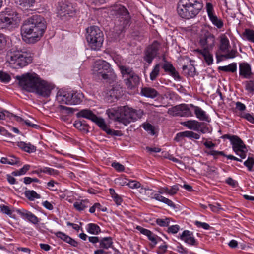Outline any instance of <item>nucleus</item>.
Masks as SVG:
<instances>
[{
	"mask_svg": "<svg viewBox=\"0 0 254 254\" xmlns=\"http://www.w3.org/2000/svg\"><path fill=\"white\" fill-rule=\"evenodd\" d=\"M46 28V22L43 17L33 15L25 19L21 27L22 39L27 43H35L40 40Z\"/></svg>",
	"mask_w": 254,
	"mask_h": 254,
	"instance_id": "1",
	"label": "nucleus"
},
{
	"mask_svg": "<svg viewBox=\"0 0 254 254\" xmlns=\"http://www.w3.org/2000/svg\"><path fill=\"white\" fill-rule=\"evenodd\" d=\"M55 235L58 238L63 240V241H64L65 242H66L67 241L68 239L69 238V236H68L66 234H65V233L60 232V231L56 232L55 233Z\"/></svg>",
	"mask_w": 254,
	"mask_h": 254,
	"instance_id": "55",
	"label": "nucleus"
},
{
	"mask_svg": "<svg viewBox=\"0 0 254 254\" xmlns=\"http://www.w3.org/2000/svg\"><path fill=\"white\" fill-rule=\"evenodd\" d=\"M231 143L232 145L233 150L237 155L240 156L241 159L232 155H226L223 151L213 150L206 152L208 155L213 156L215 159L217 158L218 156L221 155L227 157L229 159L242 162V159H245L246 157V152L247 150L246 145L242 139L236 135L234 138L231 140Z\"/></svg>",
	"mask_w": 254,
	"mask_h": 254,
	"instance_id": "6",
	"label": "nucleus"
},
{
	"mask_svg": "<svg viewBox=\"0 0 254 254\" xmlns=\"http://www.w3.org/2000/svg\"><path fill=\"white\" fill-rule=\"evenodd\" d=\"M171 111L174 115L180 117H191L192 113L189 108L185 104H181L173 107Z\"/></svg>",
	"mask_w": 254,
	"mask_h": 254,
	"instance_id": "14",
	"label": "nucleus"
},
{
	"mask_svg": "<svg viewBox=\"0 0 254 254\" xmlns=\"http://www.w3.org/2000/svg\"><path fill=\"white\" fill-rule=\"evenodd\" d=\"M245 84V89L249 93L253 94L254 92V80L246 81Z\"/></svg>",
	"mask_w": 254,
	"mask_h": 254,
	"instance_id": "46",
	"label": "nucleus"
},
{
	"mask_svg": "<svg viewBox=\"0 0 254 254\" xmlns=\"http://www.w3.org/2000/svg\"><path fill=\"white\" fill-rule=\"evenodd\" d=\"M35 2V0H18L17 3L22 7L27 9L32 6Z\"/></svg>",
	"mask_w": 254,
	"mask_h": 254,
	"instance_id": "41",
	"label": "nucleus"
},
{
	"mask_svg": "<svg viewBox=\"0 0 254 254\" xmlns=\"http://www.w3.org/2000/svg\"><path fill=\"white\" fill-rule=\"evenodd\" d=\"M160 71V64H158L155 65L152 71L150 74V78L152 81L155 80L158 76Z\"/></svg>",
	"mask_w": 254,
	"mask_h": 254,
	"instance_id": "44",
	"label": "nucleus"
},
{
	"mask_svg": "<svg viewBox=\"0 0 254 254\" xmlns=\"http://www.w3.org/2000/svg\"><path fill=\"white\" fill-rule=\"evenodd\" d=\"M141 93L142 95L151 98H154L157 96V91L151 87H143L141 89Z\"/></svg>",
	"mask_w": 254,
	"mask_h": 254,
	"instance_id": "27",
	"label": "nucleus"
},
{
	"mask_svg": "<svg viewBox=\"0 0 254 254\" xmlns=\"http://www.w3.org/2000/svg\"><path fill=\"white\" fill-rule=\"evenodd\" d=\"M11 116H13V114L10 113L6 110H3L2 112H0V119L4 120L6 117L9 118H11Z\"/></svg>",
	"mask_w": 254,
	"mask_h": 254,
	"instance_id": "56",
	"label": "nucleus"
},
{
	"mask_svg": "<svg viewBox=\"0 0 254 254\" xmlns=\"http://www.w3.org/2000/svg\"><path fill=\"white\" fill-rule=\"evenodd\" d=\"M241 117L246 119L252 124H254V116L250 114L243 113L241 114Z\"/></svg>",
	"mask_w": 254,
	"mask_h": 254,
	"instance_id": "53",
	"label": "nucleus"
},
{
	"mask_svg": "<svg viewBox=\"0 0 254 254\" xmlns=\"http://www.w3.org/2000/svg\"><path fill=\"white\" fill-rule=\"evenodd\" d=\"M89 201L85 199L74 202L73 206L77 210L81 211L87 208L89 206Z\"/></svg>",
	"mask_w": 254,
	"mask_h": 254,
	"instance_id": "31",
	"label": "nucleus"
},
{
	"mask_svg": "<svg viewBox=\"0 0 254 254\" xmlns=\"http://www.w3.org/2000/svg\"><path fill=\"white\" fill-rule=\"evenodd\" d=\"M215 36L209 32L199 37V44L203 48L202 50H212L215 46Z\"/></svg>",
	"mask_w": 254,
	"mask_h": 254,
	"instance_id": "11",
	"label": "nucleus"
},
{
	"mask_svg": "<svg viewBox=\"0 0 254 254\" xmlns=\"http://www.w3.org/2000/svg\"><path fill=\"white\" fill-rule=\"evenodd\" d=\"M92 122L96 123L102 129H103L105 132L108 128L104 120L101 118L98 117L97 116L96 119L94 120Z\"/></svg>",
	"mask_w": 254,
	"mask_h": 254,
	"instance_id": "43",
	"label": "nucleus"
},
{
	"mask_svg": "<svg viewBox=\"0 0 254 254\" xmlns=\"http://www.w3.org/2000/svg\"><path fill=\"white\" fill-rule=\"evenodd\" d=\"M112 166L119 172H122L125 169V167L123 165L118 162L112 163Z\"/></svg>",
	"mask_w": 254,
	"mask_h": 254,
	"instance_id": "58",
	"label": "nucleus"
},
{
	"mask_svg": "<svg viewBox=\"0 0 254 254\" xmlns=\"http://www.w3.org/2000/svg\"><path fill=\"white\" fill-rule=\"evenodd\" d=\"M203 4L199 0H180L178 4L177 12L183 18H194L202 9Z\"/></svg>",
	"mask_w": 254,
	"mask_h": 254,
	"instance_id": "4",
	"label": "nucleus"
},
{
	"mask_svg": "<svg viewBox=\"0 0 254 254\" xmlns=\"http://www.w3.org/2000/svg\"><path fill=\"white\" fill-rule=\"evenodd\" d=\"M226 53L222 55L221 56L225 58L226 59H232L235 58L237 56V51L236 50L232 49L230 51L228 50Z\"/></svg>",
	"mask_w": 254,
	"mask_h": 254,
	"instance_id": "47",
	"label": "nucleus"
},
{
	"mask_svg": "<svg viewBox=\"0 0 254 254\" xmlns=\"http://www.w3.org/2000/svg\"><path fill=\"white\" fill-rule=\"evenodd\" d=\"M168 74L171 75L175 80L179 81L181 79V76L179 75L178 72L176 70L175 68L172 69L171 71H170Z\"/></svg>",
	"mask_w": 254,
	"mask_h": 254,
	"instance_id": "59",
	"label": "nucleus"
},
{
	"mask_svg": "<svg viewBox=\"0 0 254 254\" xmlns=\"http://www.w3.org/2000/svg\"><path fill=\"white\" fill-rule=\"evenodd\" d=\"M13 23V18L6 17L2 13L0 14V25L6 27L12 25Z\"/></svg>",
	"mask_w": 254,
	"mask_h": 254,
	"instance_id": "33",
	"label": "nucleus"
},
{
	"mask_svg": "<svg viewBox=\"0 0 254 254\" xmlns=\"http://www.w3.org/2000/svg\"><path fill=\"white\" fill-rule=\"evenodd\" d=\"M243 36L248 41L254 43V31L249 29H246L243 33Z\"/></svg>",
	"mask_w": 254,
	"mask_h": 254,
	"instance_id": "42",
	"label": "nucleus"
},
{
	"mask_svg": "<svg viewBox=\"0 0 254 254\" xmlns=\"http://www.w3.org/2000/svg\"><path fill=\"white\" fill-rule=\"evenodd\" d=\"M107 114L110 119L120 122L121 113L120 107L117 110L109 109L107 110Z\"/></svg>",
	"mask_w": 254,
	"mask_h": 254,
	"instance_id": "29",
	"label": "nucleus"
},
{
	"mask_svg": "<svg viewBox=\"0 0 254 254\" xmlns=\"http://www.w3.org/2000/svg\"><path fill=\"white\" fill-rule=\"evenodd\" d=\"M206 7L208 16L211 22L218 28H221L223 26V22L221 19H219L217 16L213 14L212 4L211 3H207Z\"/></svg>",
	"mask_w": 254,
	"mask_h": 254,
	"instance_id": "15",
	"label": "nucleus"
},
{
	"mask_svg": "<svg viewBox=\"0 0 254 254\" xmlns=\"http://www.w3.org/2000/svg\"><path fill=\"white\" fill-rule=\"evenodd\" d=\"M136 229L139 230L142 234L147 236L148 239L154 243V245H155L157 243V236L153 234L152 232L146 229L143 228L140 226H137Z\"/></svg>",
	"mask_w": 254,
	"mask_h": 254,
	"instance_id": "25",
	"label": "nucleus"
},
{
	"mask_svg": "<svg viewBox=\"0 0 254 254\" xmlns=\"http://www.w3.org/2000/svg\"><path fill=\"white\" fill-rule=\"evenodd\" d=\"M244 164L248 168L249 171L254 170V158L248 157L247 160L244 162Z\"/></svg>",
	"mask_w": 254,
	"mask_h": 254,
	"instance_id": "45",
	"label": "nucleus"
},
{
	"mask_svg": "<svg viewBox=\"0 0 254 254\" xmlns=\"http://www.w3.org/2000/svg\"><path fill=\"white\" fill-rule=\"evenodd\" d=\"M92 71L94 76L103 79L112 78L114 73L110 64L104 60H99L95 62Z\"/></svg>",
	"mask_w": 254,
	"mask_h": 254,
	"instance_id": "8",
	"label": "nucleus"
},
{
	"mask_svg": "<svg viewBox=\"0 0 254 254\" xmlns=\"http://www.w3.org/2000/svg\"><path fill=\"white\" fill-rule=\"evenodd\" d=\"M239 74L245 78H249L252 75L250 65L247 63L239 64Z\"/></svg>",
	"mask_w": 254,
	"mask_h": 254,
	"instance_id": "17",
	"label": "nucleus"
},
{
	"mask_svg": "<svg viewBox=\"0 0 254 254\" xmlns=\"http://www.w3.org/2000/svg\"><path fill=\"white\" fill-rule=\"evenodd\" d=\"M17 214H19L21 217L27 219L31 223L36 224L39 222V219L31 212L25 209H17L16 210Z\"/></svg>",
	"mask_w": 254,
	"mask_h": 254,
	"instance_id": "16",
	"label": "nucleus"
},
{
	"mask_svg": "<svg viewBox=\"0 0 254 254\" xmlns=\"http://www.w3.org/2000/svg\"><path fill=\"white\" fill-rule=\"evenodd\" d=\"M11 79L10 76L7 73L0 71V80L4 83L8 82Z\"/></svg>",
	"mask_w": 254,
	"mask_h": 254,
	"instance_id": "50",
	"label": "nucleus"
},
{
	"mask_svg": "<svg viewBox=\"0 0 254 254\" xmlns=\"http://www.w3.org/2000/svg\"><path fill=\"white\" fill-rule=\"evenodd\" d=\"M181 125L187 127L190 129L198 131V127L203 125L202 122H199L196 120H189L182 122Z\"/></svg>",
	"mask_w": 254,
	"mask_h": 254,
	"instance_id": "24",
	"label": "nucleus"
},
{
	"mask_svg": "<svg viewBox=\"0 0 254 254\" xmlns=\"http://www.w3.org/2000/svg\"><path fill=\"white\" fill-rule=\"evenodd\" d=\"M8 158V164L10 165H15L19 163V159L18 158L15 157L14 156H10Z\"/></svg>",
	"mask_w": 254,
	"mask_h": 254,
	"instance_id": "62",
	"label": "nucleus"
},
{
	"mask_svg": "<svg viewBox=\"0 0 254 254\" xmlns=\"http://www.w3.org/2000/svg\"><path fill=\"white\" fill-rule=\"evenodd\" d=\"M195 224L199 227H202L204 229L208 230L210 228V226L208 224L205 222H201L198 221L195 222Z\"/></svg>",
	"mask_w": 254,
	"mask_h": 254,
	"instance_id": "63",
	"label": "nucleus"
},
{
	"mask_svg": "<svg viewBox=\"0 0 254 254\" xmlns=\"http://www.w3.org/2000/svg\"><path fill=\"white\" fill-rule=\"evenodd\" d=\"M218 69L225 72H235L237 70V64L233 63L227 66H219Z\"/></svg>",
	"mask_w": 254,
	"mask_h": 254,
	"instance_id": "39",
	"label": "nucleus"
},
{
	"mask_svg": "<svg viewBox=\"0 0 254 254\" xmlns=\"http://www.w3.org/2000/svg\"><path fill=\"white\" fill-rule=\"evenodd\" d=\"M74 126L80 130L88 132V125L85 124V121L76 120L74 123Z\"/></svg>",
	"mask_w": 254,
	"mask_h": 254,
	"instance_id": "37",
	"label": "nucleus"
},
{
	"mask_svg": "<svg viewBox=\"0 0 254 254\" xmlns=\"http://www.w3.org/2000/svg\"><path fill=\"white\" fill-rule=\"evenodd\" d=\"M191 106L194 108L195 114L198 119L201 121L209 122V117L205 111L198 106H194L193 105H191Z\"/></svg>",
	"mask_w": 254,
	"mask_h": 254,
	"instance_id": "26",
	"label": "nucleus"
},
{
	"mask_svg": "<svg viewBox=\"0 0 254 254\" xmlns=\"http://www.w3.org/2000/svg\"><path fill=\"white\" fill-rule=\"evenodd\" d=\"M159 43L155 41L147 47L144 52L143 59L149 64H150L153 60L156 57L158 51Z\"/></svg>",
	"mask_w": 254,
	"mask_h": 254,
	"instance_id": "12",
	"label": "nucleus"
},
{
	"mask_svg": "<svg viewBox=\"0 0 254 254\" xmlns=\"http://www.w3.org/2000/svg\"><path fill=\"white\" fill-rule=\"evenodd\" d=\"M4 15H5L6 17L9 18H13V22H16L18 19V13L14 11L9 8H6L4 11L1 12Z\"/></svg>",
	"mask_w": 254,
	"mask_h": 254,
	"instance_id": "36",
	"label": "nucleus"
},
{
	"mask_svg": "<svg viewBox=\"0 0 254 254\" xmlns=\"http://www.w3.org/2000/svg\"><path fill=\"white\" fill-rule=\"evenodd\" d=\"M163 60L165 62H166L165 61L164 57L163 58ZM162 68L164 69L165 72L168 73L170 71H171L172 69H173V68H174V67L171 63L169 62H165L163 64Z\"/></svg>",
	"mask_w": 254,
	"mask_h": 254,
	"instance_id": "54",
	"label": "nucleus"
},
{
	"mask_svg": "<svg viewBox=\"0 0 254 254\" xmlns=\"http://www.w3.org/2000/svg\"><path fill=\"white\" fill-rule=\"evenodd\" d=\"M76 115L77 118L82 117L90 120L92 121L96 119V115L91 110L87 109L81 110Z\"/></svg>",
	"mask_w": 254,
	"mask_h": 254,
	"instance_id": "23",
	"label": "nucleus"
},
{
	"mask_svg": "<svg viewBox=\"0 0 254 254\" xmlns=\"http://www.w3.org/2000/svg\"><path fill=\"white\" fill-rule=\"evenodd\" d=\"M170 219V218H166L164 219L158 218L156 219V222L160 226L166 227L169 226Z\"/></svg>",
	"mask_w": 254,
	"mask_h": 254,
	"instance_id": "48",
	"label": "nucleus"
},
{
	"mask_svg": "<svg viewBox=\"0 0 254 254\" xmlns=\"http://www.w3.org/2000/svg\"><path fill=\"white\" fill-rule=\"evenodd\" d=\"M203 125L200 126L198 127V131H200L202 133H205L209 131V128L206 126V124L202 122Z\"/></svg>",
	"mask_w": 254,
	"mask_h": 254,
	"instance_id": "64",
	"label": "nucleus"
},
{
	"mask_svg": "<svg viewBox=\"0 0 254 254\" xmlns=\"http://www.w3.org/2000/svg\"><path fill=\"white\" fill-rule=\"evenodd\" d=\"M179 229L180 227L178 225H172L168 228L167 231L168 233L176 234L178 232Z\"/></svg>",
	"mask_w": 254,
	"mask_h": 254,
	"instance_id": "60",
	"label": "nucleus"
},
{
	"mask_svg": "<svg viewBox=\"0 0 254 254\" xmlns=\"http://www.w3.org/2000/svg\"><path fill=\"white\" fill-rule=\"evenodd\" d=\"M106 132L109 135H111L112 136H121L122 133L119 130H114L109 128V127L106 130Z\"/></svg>",
	"mask_w": 254,
	"mask_h": 254,
	"instance_id": "61",
	"label": "nucleus"
},
{
	"mask_svg": "<svg viewBox=\"0 0 254 254\" xmlns=\"http://www.w3.org/2000/svg\"><path fill=\"white\" fill-rule=\"evenodd\" d=\"M119 68L124 80L127 79L130 75L134 73L132 68L125 65H119Z\"/></svg>",
	"mask_w": 254,
	"mask_h": 254,
	"instance_id": "28",
	"label": "nucleus"
},
{
	"mask_svg": "<svg viewBox=\"0 0 254 254\" xmlns=\"http://www.w3.org/2000/svg\"><path fill=\"white\" fill-rule=\"evenodd\" d=\"M230 47V42L228 38L225 34L220 36V44L219 50L221 52H226Z\"/></svg>",
	"mask_w": 254,
	"mask_h": 254,
	"instance_id": "20",
	"label": "nucleus"
},
{
	"mask_svg": "<svg viewBox=\"0 0 254 254\" xmlns=\"http://www.w3.org/2000/svg\"><path fill=\"white\" fill-rule=\"evenodd\" d=\"M187 137L189 138H194L195 139H198L200 138V135L191 131H185L178 133L176 134L174 140L177 142L181 141V138L183 137Z\"/></svg>",
	"mask_w": 254,
	"mask_h": 254,
	"instance_id": "18",
	"label": "nucleus"
},
{
	"mask_svg": "<svg viewBox=\"0 0 254 254\" xmlns=\"http://www.w3.org/2000/svg\"><path fill=\"white\" fill-rule=\"evenodd\" d=\"M7 60L14 68H22L32 62L31 53L26 49L12 48L7 55Z\"/></svg>",
	"mask_w": 254,
	"mask_h": 254,
	"instance_id": "5",
	"label": "nucleus"
},
{
	"mask_svg": "<svg viewBox=\"0 0 254 254\" xmlns=\"http://www.w3.org/2000/svg\"><path fill=\"white\" fill-rule=\"evenodd\" d=\"M113 244L112 238L111 237H104L100 241V246L101 248L108 249Z\"/></svg>",
	"mask_w": 254,
	"mask_h": 254,
	"instance_id": "34",
	"label": "nucleus"
},
{
	"mask_svg": "<svg viewBox=\"0 0 254 254\" xmlns=\"http://www.w3.org/2000/svg\"><path fill=\"white\" fill-rule=\"evenodd\" d=\"M124 81L127 88L132 89L139 84V77L134 73L128 76V78H127Z\"/></svg>",
	"mask_w": 254,
	"mask_h": 254,
	"instance_id": "19",
	"label": "nucleus"
},
{
	"mask_svg": "<svg viewBox=\"0 0 254 254\" xmlns=\"http://www.w3.org/2000/svg\"><path fill=\"white\" fill-rule=\"evenodd\" d=\"M76 12V9L70 3H61L58 8V14L61 16L72 17Z\"/></svg>",
	"mask_w": 254,
	"mask_h": 254,
	"instance_id": "13",
	"label": "nucleus"
},
{
	"mask_svg": "<svg viewBox=\"0 0 254 254\" xmlns=\"http://www.w3.org/2000/svg\"><path fill=\"white\" fill-rule=\"evenodd\" d=\"M86 38L92 50H99L102 46L104 41L103 33L96 26L86 28Z\"/></svg>",
	"mask_w": 254,
	"mask_h": 254,
	"instance_id": "7",
	"label": "nucleus"
},
{
	"mask_svg": "<svg viewBox=\"0 0 254 254\" xmlns=\"http://www.w3.org/2000/svg\"><path fill=\"white\" fill-rule=\"evenodd\" d=\"M192 235V232H190L189 230H185L180 236V238L189 244L195 245L196 240L194 238L191 236Z\"/></svg>",
	"mask_w": 254,
	"mask_h": 254,
	"instance_id": "21",
	"label": "nucleus"
},
{
	"mask_svg": "<svg viewBox=\"0 0 254 254\" xmlns=\"http://www.w3.org/2000/svg\"><path fill=\"white\" fill-rule=\"evenodd\" d=\"M58 108L60 111H61L63 113H73L74 111H77V109H73L70 107H67L63 105H59Z\"/></svg>",
	"mask_w": 254,
	"mask_h": 254,
	"instance_id": "49",
	"label": "nucleus"
},
{
	"mask_svg": "<svg viewBox=\"0 0 254 254\" xmlns=\"http://www.w3.org/2000/svg\"><path fill=\"white\" fill-rule=\"evenodd\" d=\"M120 111L121 113L120 123L125 126L141 119L144 114L143 110L141 109L134 110L127 106L120 107Z\"/></svg>",
	"mask_w": 254,
	"mask_h": 254,
	"instance_id": "9",
	"label": "nucleus"
},
{
	"mask_svg": "<svg viewBox=\"0 0 254 254\" xmlns=\"http://www.w3.org/2000/svg\"><path fill=\"white\" fill-rule=\"evenodd\" d=\"M183 72L184 74L188 76L193 77L195 75V68L192 65H183L182 67Z\"/></svg>",
	"mask_w": 254,
	"mask_h": 254,
	"instance_id": "35",
	"label": "nucleus"
},
{
	"mask_svg": "<svg viewBox=\"0 0 254 254\" xmlns=\"http://www.w3.org/2000/svg\"><path fill=\"white\" fill-rule=\"evenodd\" d=\"M25 196L30 201L41 198L40 195L37 193L34 190H26L24 192Z\"/></svg>",
	"mask_w": 254,
	"mask_h": 254,
	"instance_id": "38",
	"label": "nucleus"
},
{
	"mask_svg": "<svg viewBox=\"0 0 254 254\" xmlns=\"http://www.w3.org/2000/svg\"><path fill=\"white\" fill-rule=\"evenodd\" d=\"M83 97L84 95L82 93L77 92H58L56 99L60 103L76 105L80 104L82 101Z\"/></svg>",
	"mask_w": 254,
	"mask_h": 254,
	"instance_id": "10",
	"label": "nucleus"
},
{
	"mask_svg": "<svg viewBox=\"0 0 254 254\" xmlns=\"http://www.w3.org/2000/svg\"><path fill=\"white\" fill-rule=\"evenodd\" d=\"M143 128L148 131L151 134L154 135L155 134V129L154 127L152 125L149 123L144 124L143 125Z\"/></svg>",
	"mask_w": 254,
	"mask_h": 254,
	"instance_id": "52",
	"label": "nucleus"
},
{
	"mask_svg": "<svg viewBox=\"0 0 254 254\" xmlns=\"http://www.w3.org/2000/svg\"><path fill=\"white\" fill-rule=\"evenodd\" d=\"M153 198L158 201H159L160 202H162L163 203L166 204L168 206H169L173 208H176L175 205L171 200L159 194H157V193L155 194L154 195Z\"/></svg>",
	"mask_w": 254,
	"mask_h": 254,
	"instance_id": "32",
	"label": "nucleus"
},
{
	"mask_svg": "<svg viewBox=\"0 0 254 254\" xmlns=\"http://www.w3.org/2000/svg\"><path fill=\"white\" fill-rule=\"evenodd\" d=\"M129 188L132 189L139 188L140 187L141 184L135 180L130 181L127 184Z\"/></svg>",
	"mask_w": 254,
	"mask_h": 254,
	"instance_id": "57",
	"label": "nucleus"
},
{
	"mask_svg": "<svg viewBox=\"0 0 254 254\" xmlns=\"http://www.w3.org/2000/svg\"><path fill=\"white\" fill-rule=\"evenodd\" d=\"M17 145L21 149L28 153L34 152L36 150V147L35 146L30 143H26L22 141L18 142Z\"/></svg>",
	"mask_w": 254,
	"mask_h": 254,
	"instance_id": "30",
	"label": "nucleus"
},
{
	"mask_svg": "<svg viewBox=\"0 0 254 254\" xmlns=\"http://www.w3.org/2000/svg\"><path fill=\"white\" fill-rule=\"evenodd\" d=\"M87 231L90 234L97 235L101 232V229L97 224L89 223L88 225Z\"/></svg>",
	"mask_w": 254,
	"mask_h": 254,
	"instance_id": "40",
	"label": "nucleus"
},
{
	"mask_svg": "<svg viewBox=\"0 0 254 254\" xmlns=\"http://www.w3.org/2000/svg\"><path fill=\"white\" fill-rule=\"evenodd\" d=\"M211 50H202L201 49H197L194 50L195 52H197L200 55H201L205 60L206 64L210 65L213 64V59L212 54L210 53Z\"/></svg>",
	"mask_w": 254,
	"mask_h": 254,
	"instance_id": "22",
	"label": "nucleus"
},
{
	"mask_svg": "<svg viewBox=\"0 0 254 254\" xmlns=\"http://www.w3.org/2000/svg\"><path fill=\"white\" fill-rule=\"evenodd\" d=\"M39 171L40 172L47 173L49 175H56L58 173L57 170L49 167H44L43 169L41 168Z\"/></svg>",
	"mask_w": 254,
	"mask_h": 254,
	"instance_id": "51",
	"label": "nucleus"
},
{
	"mask_svg": "<svg viewBox=\"0 0 254 254\" xmlns=\"http://www.w3.org/2000/svg\"><path fill=\"white\" fill-rule=\"evenodd\" d=\"M19 85L27 91L35 92L43 97H48L53 86L41 80L36 73H28L21 76H16Z\"/></svg>",
	"mask_w": 254,
	"mask_h": 254,
	"instance_id": "2",
	"label": "nucleus"
},
{
	"mask_svg": "<svg viewBox=\"0 0 254 254\" xmlns=\"http://www.w3.org/2000/svg\"><path fill=\"white\" fill-rule=\"evenodd\" d=\"M110 14L115 19V28L117 33L122 32L130 26L131 17L125 6L115 5L110 10Z\"/></svg>",
	"mask_w": 254,
	"mask_h": 254,
	"instance_id": "3",
	"label": "nucleus"
}]
</instances>
